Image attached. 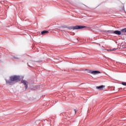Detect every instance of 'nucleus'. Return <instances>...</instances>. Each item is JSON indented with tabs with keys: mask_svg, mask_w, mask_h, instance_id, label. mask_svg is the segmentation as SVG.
<instances>
[{
	"mask_svg": "<svg viewBox=\"0 0 126 126\" xmlns=\"http://www.w3.org/2000/svg\"><path fill=\"white\" fill-rule=\"evenodd\" d=\"M21 80V78L19 75H14L10 77L9 80H6V84L9 85H13L17 82H18Z\"/></svg>",
	"mask_w": 126,
	"mask_h": 126,
	"instance_id": "f257e3e1",
	"label": "nucleus"
},
{
	"mask_svg": "<svg viewBox=\"0 0 126 126\" xmlns=\"http://www.w3.org/2000/svg\"><path fill=\"white\" fill-rule=\"evenodd\" d=\"M83 28H86V27L84 26H75L68 27V29H72V30H79V29H83Z\"/></svg>",
	"mask_w": 126,
	"mask_h": 126,
	"instance_id": "f03ea898",
	"label": "nucleus"
},
{
	"mask_svg": "<svg viewBox=\"0 0 126 126\" xmlns=\"http://www.w3.org/2000/svg\"><path fill=\"white\" fill-rule=\"evenodd\" d=\"M21 82H22V83H23V84H24V85H25V87L26 89L28 88V82H27L26 80H23L21 81Z\"/></svg>",
	"mask_w": 126,
	"mask_h": 126,
	"instance_id": "7ed1b4c3",
	"label": "nucleus"
},
{
	"mask_svg": "<svg viewBox=\"0 0 126 126\" xmlns=\"http://www.w3.org/2000/svg\"><path fill=\"white\" fill-rule=\"evenodd\" d=\"M95 88L98 90H103L105 88V86H96Z\"/></svg>",
	"mask_w": 126,
	"mask_h": 126,
	"instance_id": "20e7f679",
	"label": "nucleus"
},
{
	"mask_svg": "<svg viewBox=\"0 0 126 126\" xmlns=\"http://www.w3.org/2000/svg\"><path fill=\"white\" fill-rule=\"evenodd\" d=\"M87 72H88V73H91V74H94V75H95V70H86Z\"/></svg>",
	"mask_w": 126,
	"mask_h": 126,
	"instance_id": "39448f33",
	"label": "nucleus"
},
{
	"mask_svg": "<svg viewBox=\"0 0 126 126\" xmlns=\"http://www.w3.org/2000/svg\"><path fill=\"white\" fill-rule=\"evenodd\" d=\"M114 34H116V35H122V32L120 31H114Z\"/></svg>",
	"mask_w": 126,
	"mask_h": 126,
	"instance_id": "423d86ee",
	"label": "nucleus"
},
{
	"mask_svg": "<svg viewBox=\"0 0 126 126\" xmlns=\"http://www.w3.org/2000/svg\"><path fill=\"white\" fill-rule=\"evenodd\" d=\"M121 35H126V28L121 30Z\"/></svg>",
	"mask_w": 126,
	"mask_h": 126,
	"instance_id": "0eeeda50",
	"label": "nucleus"
},
{
	"mask_svg": "<svg viewBox=\"0 0 126 126\" xmlns=\"http://www.w3.org/2000/svg\"><path fill=\"white\" fill-rule=\"evenodd\" d=\"M95 27H94V25L93 24L91 25V27H90L91 31L92 32H95Z\"/></svg>",
	"mask_w": 126,
	"mask_h": 126,
	"instance_id": "6e6552de",
	"label": "nucleus"
},
{
	"mask_svg": "<svg viewBox=\"0 0 126 126\" xmlns=\"http://www.w3.org/2000/svg\"><path fill=\"white\" fill-rule=\"evenodd\" d=\"M47 33H49V31H43L42 32H41V35H46V34H47Z\"/></svg>",
	"mask_w": 126,
	"mask_h": 126,
	"instance_id": "1a4fd4ad",
	"label": "nucleus"
},
{
	"mask_svg": "<svg viewBox=\"0 0 126 126\" xmlns=\"http://www.w3.org/2000/svg\"><path fill=\"white\" fill-rule=\"evenodd\" d=\"M116 50H117V49L113 48L112 49H107V51L108 52H113V51H116Z\"/></svg>",
	"mask_w": 126,
	"mask_h": 126,
	"instance_id": "9d476101",
	"label": "nucleus"
},
{
	"mask_svg": "<svg viewBox=\"0 0 126 126\" xmlns=\"http://www.w3.org/2000/svg\"><path fill=\"white\" fill-rule=\"evenodd\" d=\"M101 73V72L99 71H95V75L97 76L98 74H100Z\"/></svg>",
	"mask_w": 126,
	"mask_h": 126,
	"instance_id": "9b49d317",
	"label": "nucleus"
},
{
	"mask_svg": "<svg viewBox=\"0 0 126 126\" xmlns=\"http://www.w3.org/2000/svg\"><path fill=\"white\" fill-rule=\"evenodd\" d=\"M107 32L109 34H114V31H108Z\"/></svg>",
	"mask_w": 126,
	"mask_h": 126,
	"instance_id": "f8f14e48",
	"label": "nucleus"
},
{
	"mask_svg": "<svg viewBox=\"0 0 126 126\" xmlns=\"http://www.w3.org/2000/svg\"><path fill=\"white\" fill-rule=\"evenodd\" d=\"M121 84H122V85H124V86H126V82H123Z\"/></svg>",
	"mask_w": 126,
	"mask_h": 126,
	"instance_id": "ddd939ff",
	"label": "nucleus"
},
{
	"mask_svg": "<svg viewBox=\"0 0 126 126\" xmlns=\"http://www.w3.org/2000/svg\"><path fill=\"white\" fill-rule=\"evenodd\" d=\"M13 58H14V59H19V58H18V57H14Z\"/></svg>",
	"mask_w": 126,
	"mask_h": 126,
	"instance_id": "4468645a",
	"label": "nucleus"
},
{
	"mask_svg": "<svg viewBox=\"0 0 126 126\" xmlns=\"http://www.w3.org/2000/svg\"><path fill=\"white\" fill-rule=\"evenodd\" d=\"M74 111L75 112V114H76V110L75 109H74Z\"/></svg>",
	"mask_w": 126,
	"mask_h": 126,
	"instance_id": "2eb2a0df",
	"label": "nucleus"
},
{
	"mask_svg": "<svg viewBox=\"0 0 126 126\" xmlns=\"http://www.w3.org/2000/svg\"><path fill=\"white\" fill-rule=\"evenodd\" d=\"M63 28H67V27H63Z\"/></svg>",
	"mask_w": 126,
	"mask_h": 126,
	"instance_id": "dca6fc26",
	"label": "nucleus"
},
{
	"mask_svg": "<svg viewBox=\"0 0 126 126\" xmlns=\"http://www.w3.org/2000/svg\"><path fill=\"white\" fill-rule=\"evenodd\" d=\"M63 31H64V32H65V31H64V30H63Z\"/></svg>",
	"mask_w": 126,
	"mask_h": 126,
	"instance_id": "f3484780",
	"label": "nucleus"
}]
</instances>
